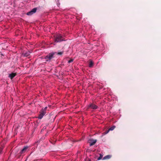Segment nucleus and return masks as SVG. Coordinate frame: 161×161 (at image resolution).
<instances>
[{
    "mask_svg": "<svg viewBox=\"0 0 161 161\" xmlns=\"http://www.w3.org/2000/svg\"><path fill=\"white\" fill-rule=\"evenodd\" d=\"M54 42L53 43V44L55 45L56 43L60 42L63 41H64V37L60 34H58L54 35L53 36Z\"/></svg>",
    "mask_w": 161,
    "mask_h": 161,
    "instance_id": "nucleus-1",
    "label": "nucleus"
},
{
    "mask_svg": "<svg viewBox=\"0 0 161 161\" xmlns=\"http://www.w3.org/2000/svg\"><path fill=\"white\" fill-rule=\"evenodd\" d=\"M56 53V52L50 53L46 56L44 58L46 59V62H50L53 58L54 57V55Z\"/></svg>",
    "mask_w": 161,
    "mask_h": 161,
    "instance_id": "nucleus-2",
    "label": "nucleus"
},
{
    "mask_svg": "<svg viewBox=\"0 0 161 161\" xmlns=\"http://www.w3.org/2000/svg\"><path fill=\"white\" fill-rule=\"evenodd\" d=\"M88 108L93 109H96L98 108V107L94 103H91L88 105Z\"/></svg>",
    "mask_w": 161,
    "mask_h": 161,
    "instance_id": "nucleus-3",
    "label": "nucleus"
},
{
    "mask_svg": "<svg viewBox=\"0 0 161 161\" xmlns=\"http://www.w3.org/2000/svg\"><path fill=\"white\" fill-rule=\"evenodd\" d=\"M28 147H29L28 146H24V148L21 150L19 153L21 155L26 152L27 151Z\"/></svg>",
    "mask_w": 161,
    "mask_h": 161,
    "instance_id": "nucleus-4",
    "label": "nucleus"
},
{
    "mask_svg": "<svg viewBox=\"0 0 161 161\" xmlns=\"http://www.w3.org/2000/svg\"><path fill=\"white\" fill-rule=\"evenodd\" d=\"M46 113L41 110L40 112V114L39 115L38 117H37L38 119H41L43 118V116L45 115Z\"/></svg>",
    "mask_w": 161,
    "mask_h": 161,
    "instance_id": "nucleus-5",
    "label": "nucleus"
},
{
    "mask_svg": "<svg viewBox=\"0 0 161 161\" xmlns=\"http://www.w3.org/2000/svg\"><path fill=\"white\" fill-rule=\"evenodd\" d=\"M96 142V140H94L93 139H91L89 141V142L90 143V146H92L94 145Z\"/></svg>",
    "mask_w": 161,
    "mask_h": 161,
    "instance_id": "nucleus-6",
    "label": "nucleus"
},
{
    "mask_svg": "<svg viewBox=\"0 0 161 161\" xmlns=\"http://www.w3.org/2000/svg\"><path fill=\"white\" fill-rule=\"evenodd\" d=\"M16 73H12L10 74L8 76V77L10 78L11 79H12L16 75Z\"/></svg>",
    "mask_w": 161,
    "mask_h": 161,
    "instance_id": "nucleus-7",
    "label": "nucleus"
},
{
    "mask_svg": "<svg viewBox=\"0 0 161 161\" xmlns=\"http://www.w3.org/2000/svg\"><path fill=\"white\" fill-rule=\"evenodd\" d=\"M115 128V126H113L111 127L108 130H107V131H105L104 132L105 134H107L108 133L110 130H113Z\"/></svg>",
    "mask_w": 161,
    "mask_h": 161,
    "instance_id": "nucleus-8",
    "label": "nucleus"
},
{
    "mask_svg": "<svg viewBox=\"0 0 161 161\" xmlns=\"http://www.w3.org/2000/svg\"><path fill=\"white\" fill-rule=\"evenodd\" d=\"M111 155H107L105 156L103 158V160L108 159H110L111 157Z\"/></svg>",
    "mask_w": 161,
    "mask_h": 161,
    "instance_id": "nucleus-9",
    "label": "nucleus"
},
{
    "mask_svg": "<svg viewBox=\"0 0 161 161\" xmlns=\"http://www.w3.org/2000/svg\"><path fill=\"white\" fill-rule=\"evenodd\" d=\"M93 65V62L92 60H90L89 62V67H92Z\"/></svg>",
    "mask_w": 161,
    "mask_h": 161,
    "instance_id": "nucleus-10",
    "label": "nucleus"
},
{
    "mask_svg": "<svg viewBox=\"0 0 161 161\" xmlns=\"http://www.w3.org/2000/svg\"><path fill=\"white\" fill-rule=\"evenodd\" d=\"M36 10H37V8H33L31 10V11L33 12V13H35L36 12Z\"/></svg>",
    "mask_w": 161,
    "mask_h": 161,
    "instance_id": "nucleus-11",
    "label": "nucleus"
},
{
    "mask_svg": "<svg viewBox=\"0 0 161 161\" xmlns=\"http://www.w3.org/2000/svg\"><path fill=\"white\" fill-rule=\"evenodd\" d=\"M33 13L31 11L30 12H28L27 14L28 15H32Z\"/></svg>",
    "mask_w": 161,
    "mask_h": 161,
    "instance_id": "nucleus-12",
    "label": "nucleus"
},
{
    "mask_svg": "<svg viewBox=\"0 0 161 161\" xmlns=\"http://www.w3.org/2000/svg\"><path fill=\"white\" fill-rule=\"evenodd\" d=\"M47 108V107H46L44 108H42L41 110L42 111H44V112H45V113H46V110Z\"/></svg>",
    "mask_w": 161,
    "mask_h": 161,
    "instance_id": "nucleus-13",
    "label": "nucleus"
},
{
    "mask_svg": "<svg viewBox=\"0 0 161 161\" xmlns=\"http://www.w3.org/2000/svg\"><path fill=\"white\" fill-rule=\"evenodd\" d=\"M103 155L101 154H100V156L98 158H97V159L98 160H100V159H101L102 158H103Z\"/></svg>",
    "mask_w": 161,
    "mask_h": 161,
    "instance_id": "nucleus-14",
    "label": "nucleus"
},
{
    "mask_svg": "<svg viewBox=\"0 0 161 161\" xmlns=\"http://www.w3.org/2000/svg\"><path fill=\"white\" fill-rule=\"evenodd\" d=\"M63 52H59L58 53H57V54H58V55H62V54H63Z\"/></svg>",
    "mask_w": 161,
    "mask_h": 161,
    "instance_id": "nucleus-15",
    "label": "nucleus"
},
{
    "mask_svg": "<svg viewBox=\"0 0 161 161\" xmlns=\"http://www.w3.org/2000/svg\"><path fill=\"white\" fill-rule=\"evenodd\" d=\"M73 60L72 59H70V60L68 61V63H70L72 62L73 61Z\"/></svg>",
    "mask_w": 161,
    "mask_h": 161,
    "instance_id": "nucleus-16",
    "label": "nucleus"
},
{
    "mask_svg": "<svg viewBox=\"0 0 161 161\" xmlns=\"http://www.w3.org/2000/svg\"><path fill=\"white\" fill-rule=\"evenodd\" d=\"M29 55V54H28V53H25V55L26 56H28Z\"/></svg>",
    "mask_w": 161,
    "mask_h": 161,
    "instance_id": "nucleus-17",
    "label": "nucleus"
},
{
    "mask_svg": "<svg viewBox=\"0 0 161 161\" xmlns=\"http://www.w3.org/2000/svg\"><path fill=\"white\" fill-rule=\"evenodd\" d=\"M2 149H1V151H0V154L2 152Z\"/></svg>",
    "mask_w": 161,
    "mask_h": 161,
    "instance_id": "nucleus-18",
    "label": "nucleus"
}]
</instances>
